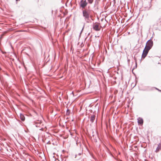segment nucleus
Segmentation results:
<instances>
[{
    "label": "nucleus",
    "instance_id": "nucleus-1",
    "mask_svg": "<svg viewBox=\"0 0 161 161\" xmlns=\"http://www.w3.org/2000/svg\"><path fill=\"white\" fill-rule=\"evenodd\" d=\"M83 16L85 20L87 23L91 22L92 15H91V11L89 9H85L82 11Z\"/></svg>",
    "mask_w": 161,
    "mask_h": 161
},
{
    "label": "nucleus",
    "instance_id": "nucleus-2",
    "mask_svg": "<svg viewBox=\"0 0 161 161\" xmlns=\"http://www.w3.org/2000/svg\"><path fill=\"white\" fill-rule=\"evenodd\" d=\"M87 4V3L86 0H81L80 2V6L83 8L86 7Z\"/></svg>",
    "mask_w": 161,
    "mask_h": 161
},
{
    "label": "nucleus",
    "instance_id": "nucleus-3",
    "mask_svg": "<svg viewBox=\"0 0 161 161\" xmlns=\"http://www.w3.org/2000/svg\"><path fill=\"white\" fill-rule=\"evenodd\" d=\"M153 44V41L150 40H149L146 43V46L151 48L152 47Z\"/></svg>",
    "mask_w": 161,
    "mask_h": 161
},
{
    "label": "nucleus",
    "instance_id": "nucleus-4",
    "mask_svg": "<svg viewBox=\"0 0 161 161\" xmlns=\"http://www.w3.org/2000/svg\"><path fill=\"white\" fill-rule=\"evenodd\" d=\"M93 29L96 31H98L100 30V29L99 27V25L97 24H94L93 25Z\"/></svg>",
    "mask_w": 161,
    "mask_h": 161
},
{
    "label": "nucleus",
    "instance_id": "nucleus-5",
    "mask_svg": "<svg viewBox=\"0 0 161 161\" xmlns=\"http://www.w3.org/2000/svg\"><path fill=\"white\" fill-rule=\"evenodd\" d=\"M137 122L138 124L141 125L143 124V120L142 118L139 117L137 119Z\"/></svg>",
    "mask_w": 161,
    "mask_h": 161
},
{
    "label": "nucleus",
    "instance_id": "nucleus-6",
    "mask_svg": "<svg viewBox=\"0 0 161 161\" xmlns=\"http://www.w3.org/2000/svg\"><path fill=\"white\" fill-rule=\"evenodd\" d=\"M160 150H161V144H159L155 150V152L158 153Z\"/></svg>",
    "mask_w": 161,
    "mask_h": 161
},
{
    "label": "nucleus",
    "instance_id": "nucleus-7",
    "mask_svg": "<svg viewBox=\"0 0 161 161\" xmlns=\"http://www.w3.org/2000/svg\"><path fill=\"white\" fill-rule=\"evenodd\" d=\"M95 116L94 115H92L91 116L90 118V121L92 123H93L94 122V119H95Z\"/></svg>",
    "mask_w": 161,
    "mask_h": 161
},
{
    "label": "nucleus",
    "instance_id": "nucleus-8",
    "mask_svg": "<svg viewBox=\"0 0 161 161\" xmlns=\"http://www.w3.org/2000/svg\"><path fill=\"white\" fill-rule=\"evenodd\" d=\"M20 119H21L22 120V121H24L25 119V117L24 115L23 114H20Z\"/></svg>",
    "mask_w": 161,
    "mask_h": 161
},
{
    "label": "nucleus",
    "instance_id": "nucleus-9",
    "mask_svg": "<svg viewBox=\"0 0 161 161\" xmlns=\"http://www.w3.org/2000/svg\"><path fill=\"white\" fill-rule=\"evenodd\" d=\"M151 48V47L146 45L145 46V47L144 48V49H145V50H146L148 52L149 51L150 49Z\"/></svg>",
    "mask_w": 161,
    "mask_h": 161
},
{
    "label": "nucleus",
    "instance_id": "nucleus-10",
    "mask_svg": "<svg viewBox=\"0 0 161 161\" xmlns=\"http://www.w3.org/2000/svg\"><path fill=\"white\" fill-rule=\"evenodd\" d=\"M147 54L143 53L142 55V58H144L147 56Z\"/></svg>",
    "mask_w": 161,
    "mask_h": 161
},
{
    "label": "nucleus",
    "instance_id": "nucleus-11",
    "mask_svg": "<svg viewBox=\"0 0 161 161\" xmlns=\"http://www.w3.org/2000/svg\"><path fill=\"white\" fill-rule=\"evenodd\" d=\"M148 51L145 50V49H144L143 51V53H145V54H147L148 53Z\"/></svg>",
    "mask_w": 161,
    "mask_h": 161
},
{
    "label": "nucleus",
    "instance_id": "nucleus-12",
    "mask_svg": "<svg viewBox=\"0 0 161 161\" xmlns=\"http://www.w3.org/2000/svg\"><path fill=\"white\" fill-rule=\"evenodd\" d=\"M88 1L90 4H91L93 3V0H88Z\"/></svg>",
    "mask_w": 161,
    "mask_h": 161
},
{
    "label": "nucleus",
    "instance_id": "nucleus-13",
    "mask_svg": "<svg viewBox=\"0 0 161 161\" xmlns=\"http://www.w3.org/2000/svg\"><path fill=\"white\" fill-rule=\"evenodd\" d=\"M98 4V1L96 0L95 2V5H96Z\"/></svg>",
    "mask_w": 161,
    "mask_h": 161
},
{
    "label": "nucleus",
    "instance_id": "nucleus-14",
    "mask_svg": "<svg viewBox=\"0 0 161 161\" xmlns=\"http://www.w3.org/2000/svg\"><path fill=\"white\" fill-rule=\"evenodd\" d=\"M134 60H135V63H136V65H137V60H136V59L135 56L134 57Z\"/></svg>",
    "mask_w": 161,
    "mask_h": 161
},
{
    "label": "nucleus",
    "instance_id": "nucleus-15",
    "mask_svg": "<svg viewBox=\"0 0 161 161\" xmlns=\"http://www.w3.org/2000/svg\"><path fill=\"white\" fill-rule=\"evenodd\" d=\"M83 28L82 29V30H81V33L82 32V31H83Z\"/></svg>",
    "mask_w": 161,
    "mask_h": 161
},
{
    "label": "nucleus",
    "instance_id": "nucleus-16",
    "mask_svg": "<svg viewBox=\"0 0 161 161\" xmlns=\"http://www.w3.org/2000/svg\"><path fill=\"white\" fill-rule=\"evenodd\" d=\"M36 126H38L37 125H36Z\"/></svg>",
    "mask_w": 161,
    "mask_h": 161
},
{
    "label": "nucleus",
    "instance_id": "nucleus-17",
    "mask_svg": "<svg viewBox=\"0 0 161 161\" xmlns=\"http://www.w3.org/2000/svg\"><path fill=\"white\" fill-rule=\"evenodd\" d=\"M18 1V0H16V1Z\"/></svg>",
    "mask_w": 161,
    "mask_h": 161
}]
</instances>
